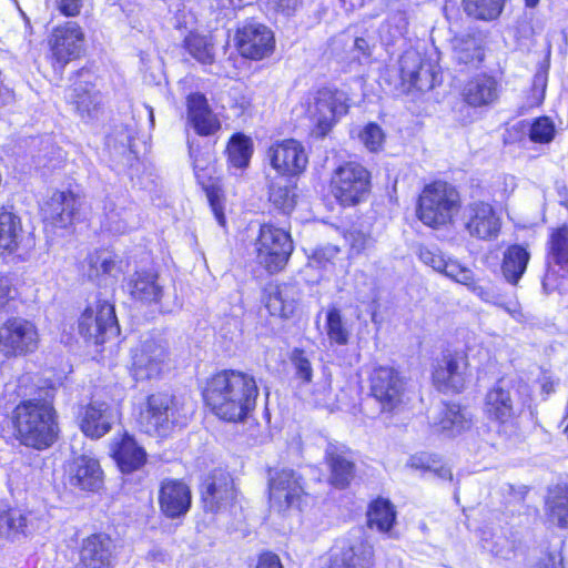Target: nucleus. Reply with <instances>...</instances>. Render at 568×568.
Returning a JSON list of instances; mask_svg holds the SVG:
<instances>
[{
  "label": "nucleus",
  "mask_w": 568,
  "mask_h": 568,
  "mask_svg": "<svg viewBox=\"0 0 568 568\" xmlns=\"http://www.w3.org/2000/svg\"><path fill=\"white\" fill-rule=\"evenodd\" d=\"M347 240L349 241L352 251L357 254L373 247L375 242L371 234L359 230L351 231Z\"/></svg>",
  "instance_id": "nucleus-55"
},
{
  "label": "nucleus",
  "mask_w": 568,
  "mask_h": 568,
  "mask_svg": "<svg viewBox=\"0 0 568 568\" xmlns=\"http://www.w3.org/2000/svg\"><path fill=\"white\" fill-rule=\"evenodd\" d=\"M256 568H283L278 556L265 552L260 556Z\"/></svg>",
  "instance_id": "nucleus-60"
},
{
  "label": "nucleus",
  "mask_w": 568,
  "mask_h": 568,
  "mask_svg": "<svg viewBox=\"0 0 568 568\" xmlns=\"http://www.w3.org/2000/svg\"><path fill=\"white\" fill-rule=\"evenodd\" d=\"M485 412L490 419L500 425L513 424L515 408L510 390L504 388L500 384L495 385L486 395Z\"/></svg>",
  "instance_id": "nucleus-33"
},
{
  "label": "nucleus",
  "mask_w": 568,
  "mask_h": 568,
  "mask_svg": "<svg viewBox=\"0 0 568 568\" xmlns=\"http://www.w3.org/2000/svg\"><path fill=\"white\" fill-rule=\"evenodd\" d=\"M39 344V329L32 321L11 316L0 325V354L7 359L33 354Z\"/></svg>",
  "instance_id": "nucleus-6"
},
{
  "label": "nucleus",
  "mask_w": 568,
  "mask_h": 568,
  "mask_svg": "<svg viewBox=\"0 0 568 568\" xmlns=\"http://www.w3.org/2000/svg\"><path fill=\"white\" fill-rule=\"evenodd\" d=\"M11 422L14 437L23 446L43 450L57 440L59 428L55 410L45 400L21 402L13 409Z\"/></svg>",
  "instance_id": "nucleus-2"
},
{
  "label": "nucleus",
  "mask_w": 568,
  "mask_h": 568,
  "mask_svg": "<svg viewBox=\"0 0 568 568\" xmlns=\"http://www.w3.org/2000/svg\"><path fill=\"white\" fill-rule=\"evenodd\" d=\"M418 257L425 265L430 266L433 270H435L439 273H440V271L444 266V262L446 260L444 257V255L438 250L429 248L426 246L419 247Z\"/></svg>",
  "instance_id": "nucleus-56"
},
{
  "label": "nucleus",
  "mask_w": 568,
  "mask_h": 568,
  "mask_svg": "<svg viewBox=\"0 0 568 568\" xmlns=\"http://www.w3.org/2000/svg\"><path fill=\"white\" fill-rule=\"evenodd\" d=\"M292 363L295 367L296 377L305 383H310L312 378V364L301 349H295L292 355Z\"/></svg>",
  "instance_id": "nucleus-54"
},
{
  "label": "nucleus",
  "mask_w": 568,
  "mask_h": 568,
  "mask_svg": "<svg viewBox=\"0 0 568 568\" xmlns=\"http://www.w3.org/2000/svg\"><path fill=\"white\" fill-rule=\"evenodd\" d=\"M212 212L221 226L225 225V216L221 205L220 191L215 186H204Z\"/></svg>",
  "instance_id": "nucleus-57"
},
{
  "label": "nucleus",
  "mask_w": 568,
  "mask_h": 568,
  "mask_svg": "<svg viewBox=\"0 0 568 568\" xmlns=\"http://www.w3.org/2000/svg\"><path fill=\"white\" fill-rule=\"evenodd\" d=\"M426 468L429 469V470H433L442 479H445V480L446 479L447 480H452L453 479L452 470H450V468H448L446 466H439V467H436V468H432L430 466H427Z\"/></svg>",
  "instance_id": "nucleus-64"
},
{
  "label": "nucleus",
  "mask_w": 568,
  "mask_h": 568,
  "mask_svg": "<svg viewBox=\"0 0 568 568\" xmlns=\"http://www.w3.org/2000/svg\"><path fill=\"white\" fill-rule=\"evenodd\" d=\"M257 262L267 272L276 273L284 268L293 252L291 235L271 224H263L255 242Z\"/></svg>",
  "instance_id": "nucleus-8"
},
{
  "label": "nucleus",
  "mask_w": 568,
  "mask_h": 568,
  "mask_svg": "<svg viewBox=\"0 0 568 568\" xmlns=\"http://www.w3.org/2000/svg\"><path fill=\"white\" fill-rule=\"evenodd\" d=\"M325 457L329 466V483L338 489L346 488L355 476V465L344 450L333 444L325 449Z\"/></svg>",
  "instance_id": "nucleus-32"
},
{
  "label": "nucleus",
  "mask_w": 568,
  "mask_h": 568,
  "mask_svg": "<svg viewBox=\"0 0 568 568\" xmlns=\"http://www.w3.org/2000/svg\"><path fill=\"white\" fill-rule=\"evenodd\" d=\"M138 423L149 435L166 437L176 425H184L185 417L179 412L175 398L168 393H155L146 397Z\"/></svg>",
  "instance_id": "nucleus-4"
},
{
  "label": "nucleus",
  "mask_w": 568,
  "mask_h": 568,
  "mask_svg": "<svg viewBox=\"0 0 568 568\" xmlns=\"http://www.w3.org/2000/svg\"><path fill=\"white\" fill-rule=\"evenodd\" d=\"M166 349L158 341L146 338L132 349L131 374L136 381L158 378L163 372Z\"/></svg>",
  "instance_id": "nucleus-15"
},
{
  "label": "nucleus",
  "mask_w": 568,
  "mask_h": 568,
  "mask_svg": "<svg viewBox=\"0 0 568 568\" xmlns=\"http://www.w3.org/2000/svg\"><path fill=\"white\" fill-rule=\"evenodd\" d=\"M331 189L342 205H355L367 196L371 190V174L359 163L347 162L334 171Z\"/></svg>",
  "instance_id": "nucleus-7"
},
{
  "label": "nucleus",
  "mask_w": 568,
  "mask_h": 568,
  "mask_svg": "<svg viewBox=\"0 0 568 568\" xmlns=\"http://www.w3.org/2000/svg\"><path fill=\"white\" fill-rule=\"evenodd\" d=\"M369 389L382 410L392 412L403 403L406 382L394 367L378 366L371 373Z\"/></svg>",
  "instance_id": "nucleus-11"
},
{
  "label": "nucleus",
  "mask_w": 568,
  "mask_h": 568,
  "mask_svg": "<svg viewBox=\"0 0 568 568\" xmlns=\"http://www.w3.org/2000/svg\"><path fill=\"white\" fill-rule=\"evenodd\" d=\"M399 68L402 81L407 83L409 89L429 91L438 81L435 67L424 60L417 51H406L400 57Z\"/></svg>",
  "instance_id": "nucleus-19"
},
{
  "label": "nucleus",
  "mask_w": 568,
  "mask_h": 568,
  "mask_svg": "<svg viewBox=\"0 0 568 568\" xmlns=\"http://www.w3.org/2000/svg\"><path fill=\"white\" fill-rule=\"evenodd\" d=\"M257 396L254 377L232 369L213 375L203 390L206 405L227 422L243 420L255 408Z\"/></svg>",
  "instance_id": "nucleus-1"
},
{
  "label": "nucleus",
  "mask_w": 568,
  "mask_h": 568,
  "mask_svg": "<svg viewBox=\"0 0 568 568\" xmlns=\"http://www.w3.org/2000/svg\"><path fill=\"white\" fill-rule=\"evenodd\" d=\"M89 277L97 278L100 275H115L120 266L115 258L108 252L95 253L89 257Z\"/></svg>",
  "instance_id": "nucleus-47"
},
{
  "label": "nucleus",
  "mask_w": 568,
  "mask_h": 568,
  "mask_svg": "<svg viewBox=\"0 0 568 568\" xmlns=\"http://www.w3.org/2000/svg\"><path fill=\"white\" fill-rule=\"evenodd\" d=\"M454 59L458 63H479L484 59L480 38L474 34H460L453 39Z\"/></svg>",
  "instance_id": "nucleus-41"
},
{
  "label": "nucleus",
  "mask_w": 568,
  "mask_h": 568,
  "mask_svg": "<svg viewBox=\"0 0 568 568\" xmlns=\"http://www.w3.org/2000/svg\"><path fill=\"white\" fill-rule=\"evenodd\" d=\"M40 527L39 519L32 511L21 509L0 510V537L17 539L27 537Z\"/></svg>",
  "instance_id": "nucleus-28"
},
{
  "label": "nucleus",
  "mask_w": 568,
  "mask_h": 568,
  "mask_svg": "<svg viewBox=\"0 0 568 568\" xmlns=\"http://www.w3.org/2000/svg\"><path fill=\"white\" fill-rule=\"evenodd\" d=\"M112 540L106 535L95 534L83 540L80 568H112Z\"/></svg>",
  "instance_id": "nucleus-27"
},
{
  "label": "nucleus",
  "mask_w": 568,
  "mask_h": 568,
  "mask_svg": "<svg viewBox=\"0 0 568 568\" xmlns=\"http://www.w3.org/2000/svg\"><path fill=\"white\" fill-rule=\"evenodd\" d=\"M185 47L197 61L202 63H211L213 61V43L210 38L191 33L185 39Z\"/></svg>",
  "instance_id": "nucleus-46"
},
{
  "label": "nucleus",
  "mask_w": 568,
  "mask_h": 568,
  "mask_svg": "<svg viewBox=\"0 0 568 568\" xmlns=\"http://www.w3.org/2000/svg\"><path fill=\"white\" fill-rule=\"evenodd\" d=\"M548 265L550 273L562 271L568 274V226L564 225L556 230H552L548 241Z\"/></svg>",
  "instance_id": "nucleus-38"
},
{
  "label": "nucleus",
  "mask_w": 568,
  "mask_h": 568,
  "mask_svg": "<svg viewBox=\"0 0 568 568\" xmlns=\"http://www.w3.org/2000/svg\"><path fill=\"white\" fill-rule=\"evenodd\" d=\"M268 201L283 214H290L297 203L296 184L292 178L275 176L268 183Z\"/></svg>",
  "instance_id": "nucleus-35"
},
{
  "label": "nucleus",
  "mask_w": 568,
  "mask_h": 568,
  "mask_svg": "<svg viewBox=\"0 0 568 568\" xmlns=\"http://www.w3.org/2000/svg\"><path fill=\"white\" fill-rule=\"evenodd\" d=\"M546 509L551 523L560 528H568V487L557 486L550 489Z\"/></svg>",
  "instance_id": "nucleus-42"
},
{
  "label": "nucleus",
  "mask_w": 568,
  "mask_h": 568,
  "mask_svg": "<svg viewBox=\"0 0 568 568\" xmlns=\"http://www.w3.org/2000/svg\"><path fill=\"white\" fill-rule=\"evenodd\" d=\"M80 204V199L71 192H54L42 206L43 219L53 226L67 227L77 216Z\"/></svg>",
  "instance_id": "nucleus-25"
},
{
  "label": "nucleus",
  "mask_w": 568,
  "mask_h": 568,
  "mask_svg": "<svg viewBox=\"0 0 568 568\" xmlns=\"http://www.w3.org/2000/svg\"><path fill=\"white\" fill-rule=\"evenodd\" d=\"M363 144L372 152L378 151L384 143V132L375 123L367 124L359 134Z\"/></svg>",
  "instance_id": "nucleus-52"
},
{
  "label": "nucleus",
  "mask_w": 568,
  "mask_h": 568,
  "mask_svg": "<svg viewBox=\"0 0 568 568\" xmlns=\"http://www.w3.org/2000/svg\"><path fill=\"white\" fill-rule=\"evenodd\" d=\"M464 220L465 227L473 237L490 241L500 232V217L489 203L477 201L468 204L464 211Z\"/></svg>",
  "instance_id": "nucleus-17"
},
{
  "label": "nucleus",
  "mask_w": 568,
  "mask_h": 568,
  "mask_svg": "<svg viewBox=\"0 0 568 568\" xmlns=\"http://www.w3.org/2000/svg\"><path fill=\"white\" fill-rule=\"evenodd\" d=\"M101 229L112 234H124L136 225L134 209L125 200L106 196L103 201Z\"/></svg>",
  "instance_id": "nucleus-24"
},
{
  "label": "nucleus",
  "mask_w": 568,
  "mask_h": 568,
  "mask_svg": "<svg viewBox=\"0 0 568 568\" xmlns=\"http://www.w3.org/2000/svg\"><path fill=\"white\" fill-rule=\"evenodd\" d=\"M347 101L344 91L333 88H322L308 94L306 112L315 125L316 135L325 136L337 120L347 113Z\"/></svg>",
  "instance_id": "nucleus-5"
},
{
  "label": "nucleus",
  "mask_w": 568,
  "mask_h": 568,
  "mask_svg": "<svg viewBox=\"0 0 568 568\" xmlns=\"http://www.w3.org/2000/svg\"><path fill=\"white\" fill-rule=\"evenodd\" d=\"M304 495L302 477L292 469L270 470L268 498L278 511L297 506Z\"/></svg>",
  "instance_id": "nucleus-14"
},
{
  "label": "nucleus",
  "mask_w": 568,
  "mask_h": 568,
  "mask_svg": "<svg viewBox=\"0 0 568 568\" xmlns=\"http://www.w3.org/2000/svg\"><path fill=\"white\" fill-rule=\"evenodd\" d=\"M302 6V0H276V8L285 16L293 14Z\"/></svg>",
  "instance_id": "nucleus-61"
},
{
  "label": "nucleus",
  "mask_w": 568,
  "mask_h": 568,
  "mask_svg": "<svg viewBox=\"0 0 568 568\" xmlns=\"http://www.w3.org/2000/svg\"><path fill=\"white\" fill-rule=\"evenodd\" d=\"M312 396L314 403L318 406L328 407L333 404L332 385L328 376H323L316 383Z\"/></svg>",
  "instance_id": "nucleus-53"
},
{
  "label": "nucleus",
  "mask_w": 568,
  "mask_h": 568,
  "mask_svg": "<svg viewBox=\"0 0 568 568\" xmlns=\"http://www.w3.org/2000/svg\"><path fill=\"white\" fill-rule=\"evenodd\" d=\"M68 484L79 490L97 491L103 485V471L94 457L80 455L67 468Z\"/></svg>",
  "instance_id": "nucleus-21"
},
{
  "label": "nucleus",
  "mask_w": 568,
  "mask_h": 568,
  "mask_svg": "<svg viewBox=\"0 0 568 568\" xmlns=\"http://www.w3.org/2000/svg\"><path fill=\"white\" fill-rule=\"evenodd\" d=\"M505 0H463L465 12L479 20H494L503 11Z\"/></svg>",
  "instance_id": "nucleus-45"
},
{
  "label": "nucleus",
  "mask_w": 568,
  "mask_h": 568,
  "mask_svg": "<svg viewBox=\"0 0 568 568\" xmlns=\"http://www.w3.org/2000/svg\"><path fill=\"white\" fill-rule=\"evenodd\" d=\"M200 493L204 510L213 514L225 511L236 497L231 474L222 469L213 470L203 479Z\"/></svg>",
  "instance_id": "nucleus-12"
},
{
  "label": "nucleus",
  "mask_w": 568,
  "mask_h": 568,
  "mask_svg": "<svg viewBox=\"0 0 568 568\" xmlns=\"http://www.w3.org/2000/svg\"><path fill=\"white\" fill-rule=\"evenodd\" d=\"M297 295L293 284L284 283L272 288L266 300L270 314L283 318L291 317L296 310Z\"/></svg>",
  "instance_id": "nucleus-36"
},
{
  "label": "nucleus",
  "mask_w": 568,
  "mask_h": 568,
  "mask_svg": "<svg viewBox=\"0 0 568 568\" xmlns=\"http://www.w3.org/2000/svg\"><path fill=\"white\" fill-rule=\"evenodd\" d=\"M467 287L471 292H474L477 296H479L483 301H485V302H493L494 294L488 288H485L484 286L478 285L476 283V281H475V276L473 277V284L471 285H467Z\"/></svg>",
  "instance_id": "nucleus-62"
},
{
  "label": "nucleus",
  "mask_w": 568,
  "mask_h": 568,
  "mask_svg": "<svg viewBox=\"0 0 568 568\" xmlns=\"http://www.w3.org/2000/svg\"><path fill=\"white\" fill-rule=\"evenodd\" d=\"M190 156L193 161L192 163H193V170H194L195 176L199 180V182L204 185V182L202 181V179H203L202 172L205 170V168L202 163V160H200L197 158V155H195V152L192 149V146H190Z\"/></svg>",
  "instance_id": "nucleus-63"
},
{
  "label": "nucleus",
  "mask_w": 568,
  "mask_h": 568,
  "mask_svg": "<svg viewBox=\"0 0 568 568\" xmlns=\"http://www.w3.org/2000/svg\"><path fill=\"white\" fill-rule=\"evenodd\" d=\"M236 47L243 57L260 60L272 53L274 37L267 27L247 23L237 30Z\"/></svg>",
  "instance_id": "nucleus-20"
},
{
  "label": "nucleus",
  "mask_w": 568,
  "mask_h": 568,
  "mask_svg": "<svg viewBox=\"0 0 568 568\" xmlns=\"http://www.w3.org/2000/svg\"><path fill=\"white\" fill-rule=\"evenodd\" d=\"M395 510L393 505L383 498L374 500L367 511V521L369 527H376L382 532L388 531L395 521Z\"/></svg>",
  "instance_id": "nucleus-43"
},
{
  "label": "nucleus",
  "mask_w": 568,
  "mask_h": 568,
  "mask_svg": "<svg viewBox=\"0 0 568 568\" xmlns=\"http://www.w3.org/2000/svg\"><path fill=\"white\" fill-rule=\"evenodd\" d=\"M112 456L122 473H132L140 469L146 462V452L129 434L124 433L112 445Z\"/></svg>",
  "instance_id": "nucleus-31"
},
{
  "label": "nucleus",
  "mask_w": 568,
  "mask_h": 568,
  "mask_svg": "<svg viewBox=\"0 0 568 568\" xmlns=\"http://www.w3.org/2000/svg\"><path fill=\"white\" fill-rule=\"evenodd\" d=\"M253 153L252 141L242 133L234 134L227 144L229 162L237 169L248 165Z\"/></svg>",
  "instance_id": "nucleus-44"
},
{
  "label": "nucleus",
  "mask_w": 568,
  "mask_h": 568,
  "mask_svg": "<svg viewBox=\"0 0 568 568\" xmlns=\"http://www.w3.org/2000/svg\"><path fill=\"white\" fill-rule=\"evenodd\" d=\"M341 253L342 251L337 245L331 243L322 244L313 250L310 256V263L311 265L326 270L336 264Z\"/></svg>",
  "instance_id": "nucleus-48"
},
{
  "label": "nucleus",
  "mask_w": 568,
  "mask_h": 568,
  "mask_svg": "<svg viewBox=\"0 0 568 568\" xmlns=\"http://www.w3.org/2000/svg\"><path fill=\"white\" fill-rule=\"evenodd\" d=\"M459 206L458 191L446 182L437 181L426 185L419 195L417 216L425 225L439 227L452 221Z\"/></svg>",
  "instance_id": "nucleus-3"
},
{
  "label": "nucleus",
  "mask_w": 568,
  "mask_h": 568,
  "mask_svg": "<svg viewBox=\"0 0 568 568\" xmlns=\"http://www.w3.org/2000/svg\"><path fill=\"white\" fill-rule=\"evenodd\" d=\"M92 77L89 70H79L68 93L69 102L83 120L94 119L102 105V95L91 83Z\"/></svg>",
  "instance_id": "nucleus-16"
},
{
  "label": "nucleus",
  "mask_w": 568,
  "mask_h": 568,
  "mask_svg": "<svg viewBox=\"0 0 568 568\" xmlns=\"http://www.w3.org/2000/svg\"><path fill=\"white\" fill-rule=\"evenodd\" d=\"M267 159L278 176L292 178L304 171L307 155L296 140H285L267 150Z\"/></svg>",
  "instance_id": "nucleus-18"
},
{
  "label": "nucleus",
  "mask_w": 568,
  "mask_h": 568,
  "mask_svg": "<svg viewBox=\"0 0 568 568\" xmlns=\"http://www.w3.org/2000/svg\"><path fill=\"white\" fill-rule=\"evenodd\" d=\"M432 378L439 392H462L469 379L467 357L459 353L444 354L434 365Z\"/></svg>",
  "instance_id": "nucleus-13"
},
{
  "label": "nucleus",
  "mask_w": 568,
  "mask_h": 568,
  "mask_svg": "<svg viewBox=\"0 0 568 568\" xmlns=\"http://www.w3.org/2000/svg\"><path fill=\"white\" fill-rule=\"evenodd\" d=\"M440 273L465 286L473 284L474 272L456 260H445Z\"/></svg>",
  "instance_id": "nucleus-50"
},
{
  "label": "nucleus",
  "mask_w": 568,
  "mask_h": 568,
  "mask_svg": "<svg viewBox=\"0 0 568 568\" xmlns=\"http://www.w3.org/2000/svg\"><path fill=\"white\" fill-rule=\"evenodd\" d=\"M499 83L494 77L481 74L469 80L463 89V98L470 106L479 108L495 103L499 98Z\"/></svg>",
  "instance_id": "nucleus-30"
},
{
  "label": "nucleus",
  "mask_w": 568,
  "mask_h": 568,
  "mask_svg": "<svg viewBox=\"0 0 568 568\" xmlns=\"http://www.w3.org/2000/svg\"><path fill=\"white\" fill-rule=\"evenodd\" d=\"M83 0H55L57 9L67 17L80 13Z\"/></svg>",
  "instance_id": "nucleus-58"
},
{
  "label": "nucleus",
  "mask_w": 568,
  "mask_h": 568,
  "mask_svg": "<svg viewBox=\"0 0 568 568\" xmlns=\"http://www.w3.org/2000/svg\"><path fill=\"white\" fill-rule=\"evenodd\" d=\"M373 565V547L364 539H356L335 555L331 568H369Z\"/></svg>",
  "instance_id": "nucleus-34"
},
{
  "label": "nucleus",
  "mask_w": 568,
  "mask_h": 568,
  "mask_svg": "<svg viewBox=\"0 0 568 568\" xmlns=\"http://www.w3.org/2000/svg\"><path fill=\"white\" fill-rule=\"evenodd\" d=\"M12 283L7 275L0 274V307L4 306L11 297Z\"/></svg>",
  "instance_id": "nucleus-59"
},
{
  "label": "nucleus",
  "mask_w": 568,
  "mask_h": 568,
  "mask_svg": "<svg viewBox=\"0 0 568 568\" xmlns=\"http://www.w3.org/2000/svg\"><path fill=\"white\" fill-rule=\"evenodd\" d=\"M48 42L53 68L62 71L83 53L84 33L77 22L69 21L53 28Z\"/></svg>",
  "instance_id": "nucleus-9"
},
{
  "label": "nucleus",
  "mask_w": 568,
  "mask_h": 568,
  "mask_svg": "<svg viewBox=\"0 0 568 568\" xmlns=\"http://www.w3.org/2000/svg\"><path fill=\"white\" fill-rule=\"evenodd\" d=\"M530 254L521 245H510L504 253L501 272L506 281L510 284H517L524 275Z\"/></svg>",
  "instance_id": "nucleus-39"
},
{
  "label": "nucleus",
  "mask_w": 568,
  "mask_h": 568,
  "mask_svg": "<svg viewBox=\"0 0 568 568\" xmlns=\"http://www.w3.org/2000/svg\"><path fill=\"white\" fill-rule=\"evenodd\" d=\"M79 333L94 345H102L119 333L114 306L106 301L88 307L79 320Z\"/></svg>",
  "instance_id": "nucleus-10"
},
{
  "label": "nucleus",
  "mask_w": 568,
  "mask_h": 568,
  "mask_svg": "<svg viewBox=\"0 0 568 568\" xmlns=\"http://www.w3.org/2000/svg\"><path fill=\"white\" fill-rule=\"evenodd\" d=\"M555 126L548 118H538L529 130V138L534 142L548 143L552 140Z\"/></svg>",
  "instance_id": "nucleus-51"
},
{
  "label": "nucleus",
  "mask_w": 568,
  "mask_h": 568,
  "mask_svg": "<svg viewBox=\"0 0 568 568\" xmlns=\"http://www.w3.org/2000/svg\"><path fill=\"white\" fill-rule=\"evenodd\" d=\"M327 335L329 339L338 345L348 342V331L345 328L338 310L333 308L327 313Z\"/></svg>",
  "instance_id": "nucleus-49"
},
{
  "label": "nucleus",
  "mask_w": 568,
  "mask_h": 568,
  "mask_svg": "<svg viewBox=\"0 0 568 568\" xmlns=\"http://www.w3.org/2000/svg\"><path fill=\"white\" fill-rule=\"evenodd\" d=\"M159 504L162 513L169 518L184 516L192 504L190 487L179 479H165L159 491Z\"/></svg>",
  "instance_id": "nucleus-23"
},
{
  "label": "nucleus",
  "mask_w": 568,
  "mask_h": 568,
  "mask_svg": "<svg viewBox=\"0 0 568 568\" xmlns=\"http://www.w3.org/2000/svg\"><path fill=\"white\" fill-rule=\"evenodd\" d=\"M118 418L116 409L105 402L93 400L80 415V428L90 438H101L111 430Z\"/></svg>",
  "instance_id": "nucleus-22"
},
{
  "label": "nucleus",
  "mask_w": 568,
  "mask_h": 568,
  "mask_svg": "<svg viewBox=\"0 0 568 568\" xmlns=\"http://www.w3.org/2000/svg\"><path fill=\"white\" fill-rule=\"evenodd\" d=\"M22 240V224L18 215L0 209V255L16 252Z\"/></svg>",
  "instance_id": "nucleus-37"
},
{
  "label": "nucleus",
  "mask_w": 568,
  "mask_h": 568,
  "mask_svg": "<svg viewBox=\"0 0 568 568\" xmlns=\"http://www.w3.org/2000/svg\"><path fill=\"white\" fill-rule=\"evenodd\" d=\"M438 427L448 436H456L471 426V418L466 409L457 404H445L438 417Z\"/></svg>",
  "instance_id": "nucleus-40"
},
{
  "label": "nucleus",
  "mask_w": 568,
  "mask_h": 568,
  "mask_svg": "<svg viewBox=\"0 0 568 568\" xmlns=\"http://www.w3.org/2000/svg\"><path fill=\"white\" fill-rule=\"evenodd\" d=\"M126 291L132 298L143 304H158L163 296L159 275L151 270L136 271L126 281Z\"/></svg>",
  "instance_id": "nucleus-26"
},
{
  "label": "nucleus",
  "mask_w": 568,
  "mask_h": 568,
  "mask_svg": "<svg viewBox=\"0 0 568 568\" xmlns=\"http://www.w3.org/2000/svg\"><path fill=\"white\" fill-rule=\"evenodd\" d=\"M187 120L200 135H211L220 130L221 124L201 93L187 97Z\"/></svg>",
  "instance_id": "nucleus-29"
}]
</instances>
